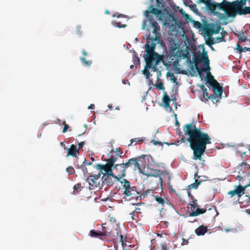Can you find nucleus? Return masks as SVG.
<instances>
[{"label":"nucleus","instance_id":"f257e3e1","mask_svg":"<svg viewBox=\"0 0 250 250\" xmlns=\"http://www.w3.org/2000/svg\"><path fill=\"white\" fill-rule=\"evenodd\" d=\"M185 135H188L187 141L193 151V159L201 160L202 156L206 149V146L211 144V138L207 133L201 131L200 127L197 128L193 123L185 125L183 126Z\"/></svg>","mask_w":250,"mask_h":250},{"label":"nucleus","instance_id":"f03ea898","mask_svg":"<svg viewBox=\"0 0 250 250\" xmlns=\"http://www.w3.org/2000/svg\"><path fill=\"white\" fill-rule=\"evenodd\" d=\"M155 46L156 42H154L152 38L146 40V43L145 45L146 53L145 56L146 65L143 71V73L147 79H149L152 76V74L149 72V69H151L152 71L156 72L157 80L158 81L162 73L158 68L157 65L162 61V57L155 51Z\"/></svg>","mask_w":250,"mask_h":250},{"label":"nucleus","instance_id":"7ed1b4c3","mask_svg":"<svg viewBox=\"0 0 250 250\" xmlns=\"http://www.w3.org/2000/svg\"><path fill=\"white\" fill-rule=\"evenodd\" d=\"M102 231L91 230L89 231V235L92 237H108L114 240L119 235V230L112 224V220L107 223H103L102 225Z\"/></svg>","mask_w":250,"mask_h":250},{"label":"nucleus","instance_id":"20e7f679","mask_svg":"<svg viewBox=\"0 0 250 250\" xmlns=\"http://www.w3.org/2000/svg\"><path fill=\"white\" fill-rule=\"evenodd\" d=\"M151 14L159 16L162 14V11L160 9L154 8L153 5H151L149 7V10H146L145 13L146 17L149 22L150 27L152 29L153 33L155 35L154 37H149L148 39L152 38L154 42H155L159 38L160 28L157 22L154 20L153 16L150 15Z\"/></svg>","mask_w":250,"mask_h":250},{"label":"nucleus","instance_id":"39448f33","mask_svg":"<svg viewBox=\"0 0 250 250\" xmlns=\"http://www.w3.org/2000/svg\"><path fill=\"white\" fill-rule=\"evenodd\" d=\"M168 59L170 62L174 64L178 63L181 59H185L186 57V54L184 50L180 49V44L176 42L174 40H171L168 44Z\"/></svg>","mask_w":250,"mask_h":250},{"label":"nucleus","instance_id":"423d86ee","mask_svg":"<svg viewBox=\"0 0 250 250\" xmlns=\"http://www.w3.org/2000/svg\"><path fill=\"white\" fill-rule=\"evenodd\" d=\"M195 68L198 72L199 75L201 77L203 72L209 71V60L208 58L207 52L204 51L201 55H198L194 58Z\"/></svg>","mask_w":250,"mask_h":250},{"label":"nucleus","instance_id":"0eeeda50","mask_svg":"<svg viewBox=\"0 0 250 250\" xmlns=\"http://www.w3.org/2000/svg\"><path fill=\"white\" fill-rule=\"evenodd\" d=\"M122 189L124 190L123 194L125 198H128L129 200L131 199H137L140 197V193L137 191L135 187H131L129 181L124 179L121 181Z\"/></svg>","mask_w":250,"mask_h":250},{"label":"nucleus","instance_id":"6e6552de","mask_svg":"<svg viewBox=\"0 0 250 250\" xmlns=\"http://www.w3.org/2000/svg\"><path fill=\"white\" fill-rule=\"evenodd\" d=\"M247 0H237L232 2H229L227 0H223L222 2L218 4L221 10L226 12L235 9L242 8L246 5Z\"/></svg>","mask_w":250,"mask_h":250},{"label":"nucleus","instance_id":"1a4fd4ad","mask_svg":"<svg viewBox=\"0 0 250 250\" xmlns=\"http://www.w3.org/2000/svg\"><path fill=\"white\" fill-rule=\"evenodd\" d=\"M144 157L140 156L131 158L125 164L127 168L129 167H133L134 170H137L140 173L145 174L142 170V166L144 165ZM145 175L146 174H145Z\"/></svg>","mask_w":250,"mask_h":250},{"label":"nucleus","instance_id":"9d476101","mask_svg":"<svg viewBox=\"0 0 250 250\" xmlns=\"http://www.w3.org/2000/svg\"><path fill=\"white\" fill-rule=\"evenodd\" d=\"M127 167L125 163L116 165L113 168V178L117 180L124 177L125 175V170Z\"/></svg>","mask_w":250,"mask_h":250},{"label":"nucleus","instance_id":"9b49d317","mask_svg":"<svg viewBox=\"0 0 250 250\" xmlns=\"http://www.w3.org/2000/svg\"><path fill=\"white\" fill-rule=\"evenodd\" d=\"M225 13L229 17H234L236 14L239 15L250 14V7H242V8L226 11Z\"/></svg>","mask_w":250,"mask_h":250},{"label":"nucleus","instance_id":"f8f14e48","mask_svg":"<svg viewBox=\"0 0 250 250\" xmlns=\"http://www.w3.org/2000/svg\"><path fill=\"white\" fill-rule=\"evenodd\" d=\"M212 88L213 94L211 95V99L212 100L213 103L218 102V97H221L223 92V87L220 86V84L217 82V84H213L211 86Z\"/></svg>","mask_w":250,"mask_h":250},{"label":"nucleus","instance_id":"ddd939ff","mask_svg":"<svg viewBox=\"0 0 250 250\" xmlns=\"http://www.w3.org/2000/svg\"><path fill=\"white\" fill-rule=\"evenodd\" d=\"M141 204H137L135 206L134 209L130 213L132 220L137 221L138 219L143 217L144 207H141Z\"/></svg>","mask_w":250,"mask_h":250},{"label":"nucleus","instance_id":"4468645a","mask_svg":"<svg viewBox=\"0 0 250 250\" xmlns=\"http://www.w3.org/2000/svg\"><path fill=\"white\" fill-rule=\"evenodd\" d=\"M177 22V17L175 15L169 14L165 19L164 25L173 31L176 27Z\"/></svg>","mask_w":250,"mask_h":250},{"label":"nucleus","instance_id":"2eb2a0df","mask_svg":"<svg viewBox=\"0 0 250 250\" xmlns=\"http://www.w3.org/2000/svg\"><path fill=\"white\" fill-rule=\"evenodd\" d=\"M96 167L98 169L104 170L105 172L104 174L105 176L107 177L111 176L113 177V170L112 169V167L106 165H102L100 164L96 165Z\"/></svg>","mask_w":250,"mask_h":250},{"label":"nucleus","instance_id":"dca6fc26","mask_svg":"<svg viewBox=\"0 0 250 250\" xmlns=\"http://www.w3.org/2000/svg\"><path fill=\"white\" fill-rule=\"evenodd\" d=\"M247 186H242L240 185L236 186L235 189L233 190L229 191L228 192V194L230 195V197H232L234 195H236L239 198L243 194Z\"/></svg>","mask_w":250,"mask_h":250},{"label":"nucleus","instance_id":"f3484780","mask_svg":"<svg viewBox=\"0 0 250 250\" xmlns=\"http://www.w3.org/2000/svg\"><path fill=\"white\" fill-rule=\"evenodd\" d=\"M167 175L168 177L169 181L170 180V175L169 172L167 170H160L158 169H153L147 174V176L158 177H160V175Z\"/></svg>","mask_w":250,"mask_h":250},{"label":"nucleus","instance_id":"a211bd4d","mask_svg":"<svg viewBox=\"0 0 250 250\" xmlns=\"http://www.w3.org/2000/svg\"><path fill=\"white\" fill-rule=\"evenodd\" d=\"M64 149H66L68 150L67 156L70 155L72 157H77V155L79 154V151L77 149L76 146L73 144L71 145L70 148H64Z\"/></svg>","mask_w":250,"mask_h":250},{"label":"nucleus","instance_id":"6ab92c4d","mask_svg":"<svg viewBox=\"0 0 250 250\" xmlns=\"http://www.w3.org/2000/svg\"><path fill=\"white\" fill-rule=\"evenodd\" d=\"M96 176L90 175L87 177V181H88L90 186L98 187L100 185L99 180L95 178Z\"/></svg>","mask_w":250,"mask_h":250},{"label":"nucleus","instance_id":"aec40b11","mask_svg":"<svg viewBox=\"0 0 250 250\" xmlns=\"http://www.w3.org/2000/svg\"><path fill=\"white\" fill-rule=\"evenodd\" d=\"M170 101L171 99L167 95V92H165L163 97V103L164 104L165 107L167 108H169L170 109H171V107H170L169 105Z\"/></svg>","mask_w":250,"mask_h":250},{"label":"nucleus","instance_id":"412c9836","mask_svg":"<svg viewBox=\"0 0 250 250\" xmlns=\"http://www.w3.org/2000/svg\"><path fill=\"white\" fill-rule=\"evenodd\" d=\"M208 231V228L207 227L203 225L200 226L197 228L195 232L197 235H203Z\"/></svg>","mask_w":250,"mask_h":250},{"label":"nucleus","instance_id":"4be33fe9","mask_svg":"<svg viewBox=\"0 0 250 250\" xmlns=\"http://www.w3.org/2000/svg\"><path fill=\"white\" fill-rule=\"evenodd\" d=\"M207 82L208 83L210 86L213 84H217V81L214 79V77L211 74L210 72H208L207 73L206 78Z\"/></svg>","mask_w":250,"mask_h":250},{"label":"nucleus","instance_id":"5701e85b","mask_svg":"<svg viewBox=\"0 0 250 250\" xmlns=\"http://www.w3.org/2000/svg\"><path fill=\"white\" fill-rule=\"evenodd\" d=\"M206 209L200 208H198L195 211H192L189 212V216H196L199 214L204 213L206 211Z\"/></svg>","mask_w":250,"mask_h":250},{"label":"nucleus","instance_id":"b1692460","mask_svg":"<svg viewBox=\"0 0 250 250\" xmlns=\"http://www.w3.org/2000/svg\"><path fill=\"white\" fill-rule=\"evenodd\" d=\"M237 37L239 42H245L248 40V34L246 32L239 33Z\"/></svg>","mask_w":250,"mask_h":250},{"label":"nucleus","instance_id":"393cba45","mask_svg":"<svg viewBox=\"0 0 250 250\" xmlns=\"http://www.w3.org/2000/svg\"><path fill=\"white\" fill-rule=\"evenodd\" d=\"M117 158L115 156H111L109 158L106 160V163L105 165L113 167L114 163L117 161Z\"/></svg>","mask_w":250,"mask_h":250},{"label":"nucleus","instance_id":"a878e982","mask_svg":"<svg viewBox=\"0 0 250 250\" xmlns=\"http://www.w3.org/2000/svg\"><path fill=\"white\" fill-rule=\"evenodd\" d=\"M220 3H214L211 2H209L208 4L207 3V4L206 5V6H207L208 9L209 10H210L212 12H214V9L216 7H217L219 9H221V8H220L219 6H218V4H220Z\"/></svg>","mask_w":250,"mask_h":250},{"label":"nucleus","instance_id":"bb28decb","mask_svg":"<svg viewBox=\"0 0 250 250\" xmlns=\"http://www.w3.org/2000/svg\"><path fill=\"white\" fill-rule=\"evenodd\" d=\"M155 201L158 203L161 204L162 206H164L166 203L165 200L162 197H160L158 195H153Z\"/></svg>","mask_w":250,"mask_h":250},{"label":"nucleus","instance_id":"cd10ccee","mask_svg":"<svg viewBox=\"0 0 250 250\" xmlns=\"http://www.w3.org/2000/svg\"><path fill=\"white\" fill-rule=\"evenodd\" d=\"M215 43L214 39L211 37H208L207 40L206 41V44L210 46L212 50H213L212 45Z\"/></svg>","mask_w":250,"mask_h":250},{"label":"nucleus","instance_id":"c85d7f7f","mask_svg":"<svg viewBox=\"0 0 250 250\" xmlns=\"http://www.w3.org/2000/svg\"><path fill=\"white\" fill-rule=\"evenodd\" d=\"M201 181H199L198 179H196L194 183H192L188 186V188L189 189H196L197 188L198 186L201 183Z\"/></svg>","mask_w":250,"mask_h":250},{"label":"nucleus","instance_id":"c756f323","mask_svg":"<svg viewBox=\"0 0 250 250\" xmlns=\"http://www.w3.org/2000/svg\"><path fill=\"white\" fill-rule=\"evenodd\" d=\"M80 60L81 61L83 65L85 66H90L92 62V61L91 60L86 61L84 57H81L80 58Z\"/></svg>","mask_w":250,"mask_h":250},{"label":"nucleus","instance_id":"7c9ffc66","mask_svg":"<svg viewBox=\"0 0 250 250\" xmlns=\"http://www.w3.org/2000/svg\"><path fill=\"white\" fill-rule=\"evenodd\" d=\"M110 177H107L105 176L104 175L102 177V180L104 183L106 184L108 186L109 185L113 184V181L112 179L109 178Z\"/></svg>","mask_w":250,"mask_h":250},{"label":"nucleus","instance_id":"2f4dec72","mask_svg":"<svg viewBox=\"0 0 250 250\" xmlns=\"http://www.w3.org/2000/svg\"><path fill=\"white\" fill-rule=\"evenodd\" d=\"M83 188V187H82L81 184H78L76 185H75L73 187L74 191L73 192H76L79 193L80 191H81L82 189Z\"/></svg>","mask_w":250,"mask_h":250},{"label":"nucleus","instance_id":"473e14b6","mask_svg":"<svg viewBox=\"0 0 250 250\" xmlns=\"http://www.w3.org/2000/svg\"><path fill=\"white\" fill-rule=\"evenodd\" d=\"M77 167L79 168H81L82 170L83 171V174L85 176L86 174H88L87 168L84 165H77Z\"/></svg>","mask_w":250,"mask_h":250},{"label":"nucleus","instance_id":"72a5a7b5","mask_svg":"<svg viewBox=\"0 0 250 250\" xmlns=\"http://www.w3.org/2000/svg\"><path fill=\"white\" fill-rule=\"evenodd\" d=\"M151 160L152 161V162L153 163V164L157 166V167H164V166H165V164L163 163H157L156 162L154 159L153 158V157H151Z\"/></svg>","mask_w":250,"mask_h":250},{"label":"nucleus","instance_id":"f704fd0d","mask_svg":"<svg viewBox=\"0 0 250 250\" xmlns=\"http://www.w3.org/2000/svg\"><path fill=\"white\" fill-rule=\"evenodd\" d=\"M203 92V97L207 100H208L209 99H211V95H209L208 93L207 92V89L206 88V89H204L202 91Z\"/></svg>","mask_w":250,"mask_h":250},{"label":"nucleus","instance_id":"c9c22d12","mask_svg":"<svg viewBox=\"0 0 250 250\" xmlns=\"http://www.w3.org/2000/svg\"><path fill=\"white\" fill-rule=\"evenodd\" d=\"M143 142V139L141 138H134V139H131L130 140V144L129 145H128V146H129L131 145H132V144L134 143V142Z\"/></svg>","mask_w":250,"mask_h":250},{"label":"nucleus","instance_id":"e433bc0d","mask_svg":"<svg viewBox=\"0 0 250 250\" xmlns=\"http://www.w3.org/2000/svg\"><path fill=\"white\" fill-rule=\"evenodd\" d=\"M214 41L215 42V43H219L222 42H225V38H224V35L221 36V37H216L214 39Z\"/></svg>","mask_w":250,"mask_h":250},{"label":"nucleus","instance_id":"4c0bfd02","mask_svg":"<svg viewBox=\"0 0 250 250\" xmlns=\"http://www.w3.org/2000/svg\"><path fill=\"white\" fill-rule=\"evenodd\" d=\"M205 34L208 37H211V36L214 33L213 32V30L212 28H209L205 31Z\"/></svg>","mask_w":250,"mask_h":250},{"label":"nucleus","instance_id":"58836bf2","mask_svg":"<svg viewBox=\"0 0 250 250\" xmlns=\"http://www.w3.org/2000/svg\"><path fill=\"white\" fill-rule=\"evenodd\" d=\"M167 76H169L170 77L171 80L173 82L175 83L177 81V78L174 76L173 73L167 72Z\"/></svg>","mask_w":250,"mask_h":250},{"label":"nucleus","instance_id":"ea45409f","mask_svg":"<svg viewBox=\"0 0 250 250\" xmlns=\"http://www.w3.org/2000/svg\"><path fill=\"white\" fill-rule=\"evenodd\" d=\"M153 191V190H150V189L146 190L144 191V193L142 194V195H143L144 197L148 195H149V194H151L153 196V195H152Z\"/></svg>","mask_w":250,"mask_h":250},{"label":"nucleus","instance_id":"a19ab883","mask_svg":"<svg viewBox=\"0 0 250 250\" xmlns=\"http://www.w3.org/2000/svg\"><path fill=\"white\" fill-rule=\"evenodd\" d=\"M155 86L159 90H164L165 89V87L163 85V83L161 82H159L158 84H155Z\"/></svg>","mask_w":250,"mask_h":250},{"label":"nucleus","instance_id":"79ce46f5","mask_svg":"<svg viewBox=\"0 0 250 250\" xmlns=\"http://www.w3.org/2000/svg\"><path fill=\"white\" fill-rule=\"evenodd\" d=\"M179 12L183 15V16L186 20L188 19L189 16L188 14L186 13L183 9H181L180 10H179Z\"/></svg>","mask_w":250,"mask_h":250},{"label":"nucleus","instance_id":"37998d69","mask_svg":"<svg viewBox=\"0 0 250 250\" xmlns=\"http://www.w3.org/2000/svg\"><path fill=\"white\" fill-rule=\"evenodd\" d=\"M66 170L70 174H73L75 172L74 169L72 167H68L66 168Z\"/></svg>","mask_w":250,"mask_h":250},{"label":"nucleus","instance_id":"c03bdc74","mask_svg":"<svg viewBox=\"0 0 250 250\" xmlns=\"http://www.w3.org/2000/svg\"><path fill=\"white\" fill-rule=\"evenodd\" d=\"M213 30L214 34L218 33L221 29V26L220 25H216L214 28H212Z\"/></svg>","mask_w":250,"mask_h":250},{"label":"nucleus","instance_id":"a18cd8bd","mask_svg":"<svg viewBox=\"0 0 250 250\" xmlns=\"http://www.w3.org/2000/svg\"><path fill=\"white\" fill-rule=\"evenodd\" d=\"M156 6L159 8H162L163 7V3L162 2V0H156Z\"/></svg>","mask_w":250,"mask_h":250},{"label":"nucleus","instance_id":"49530a36","mask_svg":"<svg viewBox=\"0 0 250 250\" xmlns=\"http://www.w3.org/2000/svg\"><path fill=\"white\" fill-rule=\"evenodd\" d=\"M159 248L160 250H167V245L164 243L161 244L160 245Z\"/></svg>","mask_w":250,"mask_h":250},{"label":"nucleus","instance_id":"de8ad7c7","mask_svg":"<svg viewBox=\"0 0 250 250\" xmlns=\"http://www.w3.org/2000/svg\"><path fill=\"white\" fill-rule=\"evenodd\" d=\"M116 26L118 27V28H124L125 27H126V25L125 24H122L121 23V22L119 21V22H116Z\"/></svg>","mask_w":250,"mask_h":250},{"label":"nucleus","instance_id":"09e8293b","mask_svg":"<svg viewBox=\"0 0 250 250\" xmlns=\"http://www.w3.org/2000/svg\"><path fill=\"white\" fill-rule=\"evenodd\" d=\"M197 200H194L192 202V204H190L191 206L192 207L194 208H196L197 207H198V205H197Z\"/></svg>","mask_w":250,"mask_h":250},{"label":"nucleus","instance_id":"8fccbe9b","mask_svg":"<svg viewBox=\"0 0 250 250\" xmlns=\"http://www.w3.org/2000/svg\"><path fill=\"white\" fill-rule=\"evenodd\" d=\"M62 124L64 125L63 130H62V132L64 133L67 131V130L69 127V126L68 125L66 124L65 122H63L62 123Z\"/></svg>","mask_w":250,"mask_h":250},{"label":"nucleus","instance_id":"3c124183","mask_svg":"<svg viewBox=\"0 0 250 250\" xmlns=\"http://www.w3.org/2000/svg\"><path fill=\"white\" fill-rule=\"evenodd\" d=\"M243 48L244 47H242L240 45H239L238 44H237L236 49L240 53L243 52Z\"/></svg>","mask_w":250,"mask_h":250},{"label":"nucleus","instance_id":"603ef678","mask_svg":"<svg viewBox=\"0 0 250 250\" xmlns=\"http://www.w3.org/2000/svg\"><path fill=\"white\" fill-rule=\"evenodd\" d=\"M115 152L117 153V155L120 156V157H121V155L123 153L122 149L120 148H117L116 151H115Z\"/></svg>","mask_w":250,"mask_h":250},{"label":"nucleus","instance_id":"864d4df0","mask_svg":"<svg viewBox=\"0 0 250 250\" xmlns=\"http://www.w3.org/2000/svg\"><path fill=\"white\" fill-rule=\"evenodd\" d=\"M82 165H84L85 167L86 166H90L92 165V163L90 162L87 161L85 159H84V161L83 162Z\"/></svg>","mask_w":250,"mask_h":250},{"label":"nucleus","instance_id":"5fc2aeb1","mask_svg":"<svg viewBox=\"0 0 250 250\" xmlns=\"http://www.w3.org/2000/svg\"><path fill=\"white\" fill-rule=\"evenodd\" d=\"M190 7L192 8V10L193 11H194V12H197L198 11V9L197 8L196 5L195 4L191 5Z\"/></svg>","mask_w":250,"mask_h":250},{"label":"nucleus","instance_id":"6e6d98bb","mask_svg":"<svg viewBox=\"0 0 250 250\" xmlns=\"http://www.w3.org/2000/svg\"><path fill=\"white\" fill-rule=\"evenodd\" d=\"M120 241H121V242L122 243V245L123 246L125 245V242L123 240V235L121 234L120 235Z\"/></svg>","mask_w":250,"mask_h":250},{"label":"nucleus","instance_id":"4d7b16f0","mask_svg":"<svg viewBox=\"0 0 250 250\" xmlns=\"http://www.w3.org/2000/svg\"><path fill=\"white\" fill-rule=\"evenodd\" d=\"M102 173H103V172L102 171H101L98 174L93 175L96 176L95 178H96L98 180H99L101 176Z\"/></svg>","mask_w":250,"mask_h":250},{"label":"nucleus","instance_id":"13d9d810","mask_svg":"<svg viewBox=\"0 0 250 250\" xmlns=\"http://www.w3.org/2000/svg\"><path fill=\"white\" fill-rule=\"evenodd\" d=\"M84 145V142H81L80 143H79L78 144L79 148L80 149V148H82L83 146Z\"/></svg>","mask_w":250,"mask_h":250},{"label":"nucleus","instance_id":"bf43d9fd","mask_svg":"<svg viewBox=\"0 0 250 250\" xmlns=\"http://www.w3.org/2000/svg\"><path fill=\"white\" fill-rule=\"evenodd\" d=\"M246 51H250V48L244 47L243 48V52H246Z\"/></svg>","mask_w":250,"mask_h":250},{"label":"nucleus","instance_id":"052dcab7","mask_svg":"<svg viewBox=\"0 0 250 250\" xmlns=\"http://www.w3.org/2000/svg\"><path fill=\"white\" fill-rule=\"evenodd\" d=\"M82 54H83V55H84L85 56H86L88 55L87 53L86 52L85 49H83V50H82Z\"/></svg>","mask_w":250,"mask_h":250},{"label":"nucleus","instance_id":"680f3d73","mask_svg":"<svg viewBox=\"0 0 250 250\" xmlns=\"http://www.w3.org/2000/svg\"><path fill=\"white\" fill-rule=\"evenodd\" d=\"M95 108V105L94 104H91L88 106V109H94Z\"/></svg>","mask_w":250,"mask_h":250},{"label":"nucleus","instance_id":"e2e57ef3","mask_svg":"<svg viewBox=\"0 0 250 250\" xmlns=\"http://www.w3.org/2000/svg\"><path fill=\"white\" fill-rule=\"evenodd\" d=\"M200 88L201 89V90L203 91L204 90V89H206V87L204 85H201L200 86Z\"/></svg>","mask_w":250,"mask_h":250},{"label":"nucleus","instance_id":"0e129e2a","mask_svg":"<svg viewBox=\"0 0 250 250\" xmlns=\"http://www.w3.org/2000/svg\"><path fill=\"white\" fill-rule=\"evenodd\" d=\"M185 140H186L185 138L184 137H183L181 138V139L178 141V142H180V143L184 142L185 141Z\"/></svg>","mask_w":250,"mask_h":250},{"label":"nucleus","instance_id":"69168bd1","mask_svg":"<svg viewBox=\"0 0 250 250\" xmlns=\"http://www.w3.org/2000/svg\"><path fill=\"white\" fill-rule=\"evenodd\" d=\"M195 23V24H197V25H198L199 27H200L202 25L201 23L199 21H197Z\"/></svg>","mask_w":250,"mask_h":250},{"label":"nucleus","instance_id":"338daca9","mask_svg":"<svg viewBox=\"0 0 250 250\" xmlns=\"http://www.w3.org/2000/svg\"><path fill=\"white\" fill-rule=\"evenodd\" d=\"M151 143H152L154 145L156 146L157 145L158 142L155 140H152Z\"/></svg>","mask_w":250,"mask_h":250},{"label":"nucleus","instance_id":"774afa93","mask_svg":"<svg viewBox=\"0 0 250 250\" xmlns=\"http://www.w3.org/2000/svg\"><path fill=\"white\" fill-rule=\"evenodd\" d=\"M112 220V224H113V223H115L116 222V219L112 217L110 220Z\"/></svg>","mask_w":250,"mask_h":250}]
</instances>
